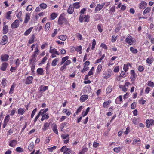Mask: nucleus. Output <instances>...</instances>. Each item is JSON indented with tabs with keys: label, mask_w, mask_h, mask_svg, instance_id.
I'll use <instances>...</instances> for the list:
<instances>
[{
	"label": "nucleus",
	"mask_w": 154,
	"mask_h": 154,
	"mask_svg": "<svg viewBox=\"0 0 154 154\" xmlns=\"http://www.w3.org/2000/svg\"><path fill=\"white\" fill-rule=\"evenodd\" d=\"M33 29V27H31L26 30L24 33V35L25 36H27L31 32L32 30Z\"/></svg>",
	"instance_id": "a878e982"
},
{
	"label": "nucleus",
	"mask_w": 154,
	"mask_h": 154,
	"mask_svg": "<svg viewBox=\"0 0 154 154\" xmlns=\"http://www.w3.org/2000/svg\"><path fill=\"white\" fill-rule=\"evenodd\" d=\"M111 102L110 100H108L107 101L105 102L103 104V106L104 108L107 107V106L109 105Z\"/></svg>",
	"instance_id": "4c0bfd02"
},
{
	"label": "nucleus",
	"mask_w": 154,
	"mask_h": 154,
	"mask_svg": "<svg viewBox=\"0 0 154 154\" xmlns=\"http://www.w3.org/2000/svg\"><path fill=\"white\" fill-rule=\"evenodd\" d=\"M112 72V71L111 69H108L103 72V77L104 79H108L111 77Z\"/></svg>",
	"instance_id": "7ed1b4c3"
},
{
	"label": "nucleus",
	"mask_w": 154,
	"mask_h": 154,
	"mask_svg": "<svg viewBox=\"0 0 154 154\" xmlns=\"http://www.w3.org/2000/svg\"><path fill=\"white\" fill-rule=\"evenodd\" d=\"M50 26V23L49 22L47 23L45 25V30L46 32L48 31L49 29Z\"/></svg>",
	"instance_id": "c9c22d12"
},
{
	"label": "nucleus",
	"mask_w": 154,
	"mask_h": 154,
	"mask_svg": "<svg viewBox=\"0 0 154 154\" xmlns=\"http://www.w3.org/2000/svg\"><path fill=\"white\" fill-rule=\"evenodd\" d=\"M65 19L64 17H63L61 15H60L58 19V23L59 24L61 25L63 23H64L65 20Z\"/></svg>",
	"instance_id": "aec40b11"
},
{
	"label": "nucleus",
	"mask_w": 154,
	"mask_h": 154,
	"mask_svg": "<svg viewBox=\"0 0 154 154\" xmlns=\"http://www.w3.org/2000/svg\"><path fill=\"white\" fill-rule=\"evenodd\" d=\"M122 148L121 146H119L118 147H115L114 148L113 150L116 153L119 152L122 150Z\"/></svg>",
	"instance_id": "72a5a7b5"
},
{
	"label": "nucleus",
	"mask_w": 154,
	"mask_h": 154,
	"mask_svg": "<svg viewBox=\"0 0 154 154\" xmlns=\"http://www.w3.org/2000/svg\"><path fill=\"white\" fill-rule=\"evenodd\" d=\"M90 17L89 15H85L84 16V21L85 22H88L89 21V19Z\"/></svg>",
	"instance_id": "49530a36"
},
{
	"label": "nucleus",
	"mask_w": 154,
	"mask_h": 154,
	"mask_svg": "<svg viewBox=\"0 0 154 154\" xmlns=\"http://www.w3.org/2000/svg\"><path fill=\"white\" fill-rule=\"evenodd\" d=\"M151 11V8L150 7L146 8L144 11L143 12V14L144 15L145 14H146L149 13Z\"/></svg>",
	"instance_id": "f704fd0d"
},
{
	"label": "nucleus",
	"mask_w": 154,
	"mask_h": 154,
	"mask_svg": "<svg viewBox=\"0 0 154 154\" xmlns=\"http://www.w3.org/2000/svg\"><path fill=\"white\" fill-rule=\"evenodd\" d=\"M144 67L140 65L138 66V70L139 72H142L144 70Z\"/></svg>",
	"instance_id": "052dcab7"
},
{
	"label": "nucleus",
	"mask_w": 154,
	"mask_h": 154,
	"mask_svg": "<svg viewBox=\"0 0 154 154\" xmlns=\"http://www.w3.org/2000/svg\"><path fill=\"white\" fill-rule=\"evenodd\" d=\"M42 110H41L38 114L37 115V116L35 117V119L34 120V123L37 121L38 118L39 117L40 115L42 113Z\"/></svg>",
	"instance_id": "de8ad7c7"
},
{
	"label": "nucleus",
	"mask_w": 154,
	"mask_h": 154,
	"mask_svg": "<svg viewBox=\"0 0 154 154\" xmlns=\"http://www.w3.org/2000/svg\"><path fill=\"white\" fill-rule=\"evenodd\" d=\"M112 90V86H109L106 90V93H110Z\"/></svg>",
	"instance_id": "603ef678"
},
{
	"label": "nucleus",
	"mask_w": 154,
	"mask_h": 154,
	"mask_svg": "<svg viewBox=\"0 0 154 154\" xmlns=\"http://www.w3.org/2000/svg\"><path fill=\"white\" fill-rule=\"evenodd\" d=\"M88 96L86 95H83L80 97V101L81 102H85L88 98Z\"/></svg>",
	"instance_id": "dca6fc26"
},
{
	"label": "nucleus",
	"mask_w": 154,
	"mask_h": 154,
	"mask_svg": "<svg viewBox=\"0 0 154 154\" xmlns=\"http://www.w3.org/2000/svg\"><path fill=\"white\" fill-rule=\"evenodd\" d=\"M37 54L34 53L32 55V58L31 60L32 62H35L36 60V57L37 56Z\"/></svg>",
	"instance_id": "79ce46f5"
},
{
	"label": "nucleus",
	"mask_w": 154,
	"mask_h": 154,
	"mask_svg": "<svg viewBox=\"0 0 154 154\" xmlns=\"http://www.w3.org/2000/svg\"><path fill=\"white\" fill-rule=\"evenodd\" d=\"M80 3L79 2H77L74 3L73 4V7L75 9H79L80 8V6L79 5Z\"/></svg>",
	"instance_id": "2f4dec72"
},
{
	"label": "nucleus",
	"mask_w": 154,
	"mask_h": 154,
	"mask_svg": "<svg viewBox=\"0 0 154 154\" xmlns=\"http://www.w3.org/2000/svg\"><path fill=\"white\" fill-rule=\"evenodd\" d=\"M105 5L104 4H103L102 5L98 4L95 8V13L97 11H100L104 7Z\"/></svg>",
	"instance_id": "6e6552de"
},
{
	"label": "nucleus",
	"mask_w": 154,
	"mask_h": 154,
	"mask_svg": "<svg viewBox=\"0 0 154 154\" xmlns=\"http://www.w3.org/2000/svg\"><path fill=\"white\" fill-rule=\"evenodd\" d=\"M30 14L29 13H27L26 14L25 17L24 21V23H27L29 20L30 19Z\"/></svg>",
	"instance_id": "f3484780"
},
{
	"label": "nucleus",
	"mask_w": 154,
	"mask_h": 154,
	"mask_svg": "<svg viewBox=\"0 0 154 154\" xmlns=\"http://www.w3.org/2000/svg\"><path fill=\"white\" fill-rule=\"evenodd\" d=\"M120 76L121 77L124 78L126 77L127 76V75L125 73V72L123 71H122L121 72Z\"/></svg>",
	"instance_id": "6e6d98bb"
},
{
	"label": "nucleus",
	"mask_w": 154,
	"mask_h": 154,
	"mask_svg": "<svg viewBox=\"0 0 154 154\" xmlns=\"http://www.w3.org/2000/svg\"><path fill=\"white\" fill-rule=\"evenodd\" d=\"M59 60V59L58 58H56L54 59L52 61L51 63V65L53 66L54 67L57 64V62Z\"/></svg>",
	"instance_id": "b1692460"
},
{
	"label": "nucleus",
	"mask_w": 154,
	"mask_h": 154,
	"mask_svg": "<svg viewBox=\"0 0 154 154\" xmlns=\"http://www.w3.org/2000/svg\"><path fill=\"white\" fill-rule=\"evenodd\" d=\"M57 16V14L55 13H53L51 15V20H53L56 18Z\"/></svg>",
	"instance_id": "c03bdc74"
},
{
	"label": "nucleus",
	"mask_w": 154,
	"mask_h": 154,
	"mask_svg": "<svg viewBox=\"0 0 154 154\" xmlns=\"http://www.w3.org/2000/svg\"><path fill=\"white\" fill-rule=\"evenodd\" d=\"M90 108L89 107H88L86 111H83L82 113V115L84 117L86 116L90 110Z\"/></svg>",
	"instance_id": "c85d7f7f"
},
{
	"label": "nucleus",
	"mask_w": 154,
	"mask_h": 154,
	"mask_svg": "<svg viewBox=\"0 0 154 154\" xmlns=\"http://www.w3.org/2000/svg\"><path fill=\"white\" fill-rule=\"evenodd\" d=\"M52 47H50L49 50V52L51 54H56L57 55H60V53L57 51V49L55 48H52Z\"/></svg>",
	"instance_id": "9d476101"
},
{
	"label": "nucleus",
	"mask_w": 154,
	"mask_h": 154,
	"mask_svg": "<svg viewBox=\"0 0 154 154\" xmlns=\"http://www.w3.org/2000/svg\"><path fill=\"white\" fill-rule=\"evenodd\" d=\"M8 41V38L6 35H4L2 38V40L1 42L2 44L4 45L7 43Z\"/></svg>",
	"instance_id": "a211bd4d"
},
{
	"label": "nucleus",
	"mask_w": 154,
	"mask_h": 154,
	"mask_svg": "<svg viewBox=\"0 0 154 154\" xmlns=\"http://www.w3.org/2000/svg\"><path fill=\"white\" fill-rule=\"evenodd\" d=\"M39 6L41 8L43 9H46L47 6L46 4L44 3L40 4Z\"/></svg>",
	"instance_id": "13d9d810"
},
{
	"label": "nucleus",
	"mask_w": 154,
	"mask_h": 154,
	"mask_svg": "<svg viewBox=\"0 0 154 154\" xmlns=\"http://www.w3.org/2000/svg\"><path fill=\"white\" fill-rule=\"evenodd\" d=\"M11 13L12 11H9L7 12L6 16V18L7 19L11 20Z\"/></svg>",
	"instance_id": "e433bc0d"
},
{
	"label": "nucleus",
	"mask_w": 154,
	"mask_h": 154,
	"mask_svg": "<svg viewBox=\"0 0 154 154\" xmlns=\"http://www.w3.org/2000/svg\"><path fill=\"white\" fill-rule=\"evenodd\" d=\"M69 57L68 56H66L62 58V60L64 63L67 60H68Z\"/></svg>",
	"instance_id": "0e129e2a"
},
{
	"label": "nucleus",
	"mask_w": 154,
	"mask_h": 154,
	"mask_svg": "<svg viewBox=\"0 0 154 154\" xmlns=\"http://www.w3.org/2000/svg\"><path fill=\"white\" fill-rule=\"evenodd\" d=\"M67 123L66 122H64L63 123L61 124L60 125V128L61 131H63V129L65 127V125H66Z\"/></svg>",
	"instance_id": "a18cd8bd"
},
{
	"label": "nucleus",
	"mask_w": 154,
	"mask_h": 154,
	"mask_svg": "<svg viewBox=\"0 0 154 154\" xmlns=\"http://www.w3.org/2000/svg\"><path fill=\"white\" fill-rule=\"evenodd\" d=\"M33 77L32 76H29L26 77L23 81L26 85L31 84L33 80Z\"/></svg>",
	"instance_id": "20e7f679"
},
{
	"label": "nucleus",
	"mask_w": 154,
	"mask_h": 154,
	"mask_svg": "<svg viewBox=\"0 0 154 154\" xmlns=\"http://www.w3.org/2000/svg\"><path fill=\"white\" fill-rule=\"evenodd\" d=\"M130 74L131 75L130 78L131 81H134L135 79L137 78V75L134 70H131L130 71Z\"/></svg>",
	"instance_id": "39448f33"
},
{
	"label": "nucleus",
	"mask_w": 154,
	"mask_h": 154,
	"mask_svg": "<svg viewBox=\"0 0 154 154\" xmlns=\"http://www.w3.org/2000/svg\"><path fill=\"white\" fill-rule=\"evenodd\" d=\"M71 63V61L70 60H67L65 63H64L63 64L66 67L67 66L69 65Z\"/></svg>",
	"instance_id": "680f3d73"
},
{
	"label": "nucleus",
	"mask_w": 154,
	"mask_h": 154,
	"mask_svg": "<svg viewBox=\"0 0 154 154\" xmlns=\"http://www.w3.org/2000/svg\"><path fill=\"white\" fill-rule=\"evenodd\" d=\"M17 143V141L16 140H13L9 141V145L11 147L15 146Z\"/></svg>",
	"instance_id": "9b49d317"
},
{
	"label": "nucleus",
	"mask_w": 154,
	"mask_h": 154,
	"mask_svg": "<svg viewBox=\"0 0 154 154\" xmlns=\"http://www.w3.org/2000/svg\"><path fill=\"white\" fill-rule=\"evenodd\" d=\"M10 120V116L9 115H7L5 117L4 122L6 123H8Z\"/></svg>",
	"instance_id": "4d7b16f0"
},
{
	"label": "nucleus",
	"mask_w": 154,
	"mask_h": 154,
	"mask_svg": "<svg viewBox=\"0 0 154 154\" xmlns=\"http://www.w3.org/2000/svg\"><path fill=\"white\" fill-rule=\"evenodd\" d=\"M125 41L128 44L132 45L135 44L136 40L134 38L129 35L125 39Z\"/></svg>",
	"instance_id": "f257e3e1"
},
{
	"label": "nucleus",
	"mask_w": 154,
	"mask_h": 154,
	"mask_svg": "<svg viewBox=\"0 0 154 154\" xmlns=\"http://www.w3.org/2000/svg\"><path fill=\"white\" fill-rule=\"evenodd\" d=\"M116 11V7L115 6H112L110 8L109 12L111 14H112V13L115 12Z\"/></svg>",
	"instance_id": "37998d69"
},
{
	"label": "nucleus",
	"mask_w": 154,
	"mask_h": 154,
	"mask_svg": "<svg viewBox=\"0 0 154 154\" xmlns=\"http://www.w3.org/2000/svg\"><path fill=\"white\" fill-rule=\"evenodd\" d=\"M84 16L83 14H80L79 17V20L80 22H83L84 20Z\"/></svg>",
	"instance_id": "09e8293b"
},
{
	"label": "nucleus",
	"mask_w": 154,
	"mask_h": 154,
	"mask_svg": "<svg viewBox=\"0 0 154 154\" xmlns=\"http://www.w3.org/2000/svg\"><path fill=\"white\" fill-rule=\"evenodd\" d=\"M119 66H117L114 67L113 71L114 72L117 73L119 72Z\"/></svg>",
	"instance_id": "5fc2aeb1"
},
{
	"label": "nucleus",
	"mask_w": 154,
	"mask_h": 154,
	"mask_svg": "<svg viewBox=\"0 0 154 154\" xmlns=\"http://www.w3.org/2000/svg\"><path fill=\"white\" fill-rule=\"evenodd\" d=\"M8 26H3V33L4 34H7L8 32Z\"/></svg>",
	"instance_id": "bb28decb"
},
{
	"label": "nucleus",
	"mask_w": 154,
	"mask_h": 154,
	"mask_svg": "<svg viewBox=\"0 0 154 154\" xmlns=\"http://www.w3.org/2000/svg\"><path fill=\"white\" fill-rule=\"evenodd\" d=\"M75 50L78 52L79 54H81L82 53V47L80 45L77 46L75 48Z\"/></svg>",
	"instance_id": "473e14b6"
},
{
	"label": "nucleus",
	"mask_w": 154,
	"mask_h": 154,
	"mask_svg": "<svg viewBox=\"0 0 154 154\" xmlns=\"http://www.w3.org/2000/svg\"><path fill=\"white\" fill-rule=\"evenodd\" d=\"M74 11L73 7L71 5H70L67 10V12L69 14H72L73 13Z\"/></svg>",
	"instance_id": "412c9836"
},
{
	"label": "nucleus",
	"mask_w": 154,
	"mask_h": 154,
	"mask_svg": "<svg viewBox=\"0 0 154 154\" xmlns=\"http://www.w3.org/2000/svg\"><path fill=\"white\" fill-rule=\"evenodd\" d=\"M129 66L131 67V64L129 63H128V64H125L124 65L123 69L125 72H126L128 70V67Z\"/></svg>",
	"instance_id": "393cba45"
},
{
	"label": "nucleus",
	"mask_w": 154,
	"mask_h": 154,
	"mask_svg": "<svg viewBox=\"0 0 154 154\" xmlns=\"http://www.w3.org/2000/svg\"><path fill=\"white\" fill-rule=\"evenodd\" d=\"M130 50L132 53L133 54H136L137 52V49L134 48L132 47L130 48Z\"/></svg>",
	"instance_id": "ea45409f"
},
{
	"label": "nucleus",
	"mask_w": 154,
	"mask_h": 154,
	"mask_svg": "<svg viewBox=\"0 0 154 154\" xmlns=\"http://www.w3.org/2000/svg\"><path fill=\"white\" fill-rule=\"evenodd\" d=\"M26 109H25L20 108L18 109L17 113L19 115H23Z\"/></svg>",
	"instance_id": "6ab92c4d"
},
{
	"label": "nucleus",
	"mask_w": 154,
	"mask_h": 154,
	"mask_svg": "<svg viewBox=\"0 0 154 154\" xmlns=\"http://www.w3.org/2000/svg\"><path fill=\"white\" fill-rule=\"evenodd\" d=\"M9 57V56L7 54H2L1 56V61H8Z\"/></svg>",
	"instance_id": "ddd939ff"
},
{
	"label": "nucleus",
	"mask_w": 154,
	"mask_h": 154,
	"mask_svg": "<svg viewBox=\"0 0 154 154\" xmlns=\"http://www.w3.org/2000/svg\"><path fill=\"white\" fill-rule=\"evenodd\" d=\"M52 129L53 132L58 135V134L57 125L55 123H53L52 125Z\"/></svg>",
	"instance_id": "2eb2a0df"
},
{
	"label": "nucleus",
	"mask_w": 154,
	"mask_h": 154,
	"mask_svg": "<svg viewBox=\"0 0 154 154\" xmlns=\"http://www.w3.org/2000/svg\"><path fill=\"white\" fill-rule=\"evenodd\" d=\"M148 85L152 87L154 86V83L151 81H149L148 83Z\"/></svg>",
	"instance_id": "774afa93"
},
{
	"label": "nucleus",
	"mask_w": 154,
	"mask_h": 154,
	"mask_svg": "<svg viewBox=\"0 0 154 154\" xmlns=\"http://www.w3.org/2000/svg\"><path fill=\"white\" fill-rule=\"evenodd\" d=\"M140 140L139 139H134L133 140L132 144L133 145L135 144L136 143H138V144H140L138 143L140 142Z\"/></svg>",
	"instance_id": "bf43d9fd"
},
{
	"label": "nucleus",
	"mask_w": 154,
	"mask_h": 154,
	"mask_svg": "<svg viewBox=\"0 0 154 154\" xmlns=\"http://www.w3.org/2000/svg\"><path fill=\"white\" fill-rule=\"evenodd\" d=\"M15 86V85L14 84V83H13L12 85H11V88H10L9 93L10 94H11L13 93L14 89Z\"/></svg>",
	"instance_id": "58836bf2"
},
{
	"label": "nucleus",
	"mask_w": 154,
	"mask_h": 154,
	"mask_svg": "<svg viewBox=\"0 0 154 154\" xmlns=\"http://www.w3.org/2000/svg\"><path fill=\"white\" fill-rule=\"evenodd\" d=\"M34 143L32 142L30 143L28 146V149L30 151H31L34 148Z\"/></svg>",
	"instance_id": "cd10ccee"
},
{
	"label": "nucleus",
	"mask_w": 154,
	"mask_h": 154,
	"mask_svg": "<svg viewBox=\"0 0 154 154\" xmlns=\"http://www.w3.org/2000/svg\"><path fill=\"white\" fill-rule=\"evenodd\" d=\"M37 72L39 75H41L44 74V70L41 68H38L37 70Z\"/></svg>",
	"instance_id": "5701e85b"
},
{
	"label": "nucleus",
	"mask_w": 154,
	"mask_h": 154,
	"mask_svg": "<svg viewBox=\"0 0 154 154\" xmlns=\"http://www.w3.org/2000/svg\"><path fill=\"white\" fill-rule=\"evenodd\" d=\"M69 135L67 134H62L61 135V137L63 139H69Z\"/></svg>",
	"instance_id": "a19ab883"
},
{
	"label": "nucleus",
	"mask_w": 154,
	"mask_h": 154,
	"mask_svg": "<svg viewBox=\"0 0 154 154\" xmlns=\"http://www.w3.org/2000/svg\"><path fill=\"white\" fill-rule=\"evenodd\" d=\"M147 3L144 1H142L139 5V7L140 9H144L146 7Z\"/></svg>",
	"instance_id": "1a4fd4ad"
},
{
	"label": "nucleus",
	"mask_w": 154,
	"mask_h": 154,
	"mask_svg": "<svg viewBox=\"0 0 154 154\" xmlns=\"http://www.w3.org/2000/svg\"><path fill=\"white\" fill-rule=\"evenodd\" d=\"M96 44V41L95 39H93L92 43V45L91 47V49L93 50L95 48V46Z\"/></svg>",
	"instance_id": "e2e57ef3"
},
{
	"label": "nucleus",
	"mask_w": 154,
	"mask_h": 154,
	"mask_svg": "<svg viewBox=\"0 0 154 154\" xmlns=\"http://www.w3.org/2000/svg\"><path fill=\"white\" fill-rule=\"evenodd\" d=\"M49 126V124L48 122L45 123L43 125L42 130L43 131H45L47 130Z\"/></svg>",
	"instance_id": "7c9ffc66"
},
{
	"label": "nucleus",
	"mask_w": 154,
	"mask_h": 154,
	"mask_svg": "<svg viewBox=\"0 0 154 154\" xmlns=\"http://www.w3.org/2000/svg\"><path fill=\"white\" fill-rule=\"evenodd\" d=\"M48 87L47 86H41L40 88V91L44 92L48 89Z\"/></svg>",
	"instance_id": "864d4df0"
},
{
	"label": "nucleus",
	"mask_w": 154,
	"mask_h": 154,
	"mask_svg": "<svg viewBox=\"0 0 154 154\" xmlns=\"http://www.w3.org/2000/svg\"><path fill=\"white\" fill-rule=\"evenodd\" d=\"M15 61L16 66L18 67L20 64V60L18 58Z\"/></svg>",
	"instance_id": "3c124183"
},
{
	"label": "nucleus",
	"mask_w": 154,
	"mask_h": 154,
	"mask_svg": "<svg viewBox=\"0 0 154 154\" xmlns=\"http://www.w3.org/2000/svg\"><path fill=\"white\" fill-rule=\"evenodd\" d=\"M54 32L51 35L52 37H54L57 33V29H54Z\"/></svg>",
	"instance_id": "69168bd1"
},
{
	"label": "nucleus",
	"mask_w": 154,
	"mask_h": 154,
	"mask_svg": "<svg viewBox=\"0 0 154 154\" xmlns=\"http://www.w3.org/2000/svg\"><path fill=\"white\" fill-rule=\"evenodd\" d=\"M8 65V64L7 63H3L1 65V70L3 71H5Z\"/></svg>",
	"instance_id": "f8f14e48"
},
{
	"label": "nucleus",
	"mask_w": 154,
	"mask_h": 154,
	"mask_svg": "<svg viewBox=\"0 0 154 154\" xmlns=\"http://www.w3.org/2000/svg\"><path fill=\"white\" fill-rule=\"evenodd\" d=\"M130 132V128L129 127H128L126 128V130L124 132V134L126 135H127Z\"/></svg>",
	"instance_id": "338daca9"
},
{
	"label": "nucleus",
	"mask_w": 154,
	"mask_h": 154,
	"mask_svg": "<svg viewBox=\"0 0 154 154\" xmlns=\"http://www.w3.org/2000/svg\"><path fill=\"white\" fill-rule=\"evenodd\" d=\"M61 152H63V153L66 154H70L71 153V150L69 148L66 147V146H63L60 149Z\"/></svg>",
	"instance_id": "f03ea898"
},
{
	"label": "nucleus",
	"mask_w": 154,
	"mask_h": 154,
	"mask_svg": "<svg viewBox=\"0 0 154 154\" xmlns=\"http://www.w3.org/2000/svg\"><path fill=\"white\" fill-rule=\"evenodd\" d=\"M41 114L42 115V117L41 119V120L42 121H43L45 119H48L49 117V116L48 114L42 112Z\"/></svg>",
	"instance_id": "4468645a"
},
{
	"label": "nucleus",
	"mask_w": 154,
	"mask_h": 154,
	"mask_svg": "<svg viewBox=\"0 0 154 154\" xmlns=\"http://www.w3.org/2000/svg\"><path fill=\"white\" fill-rule=\"evenodd\" d=\"M146 127L149 128L150 125H154V120L152 119H147L146 121Z\"/></svg>",
	"instance_id": "423d86ee"
},
{
	"label": "nucleus",
	"mask_w": 154,
	"mask_h": 154,
	"mask_svg": "<svg viewBox=\"0 0 154 154\" xmlns=\"http://www.w3.org/2000/svg\"><path fill=\"white\" fill-rule=\"evenodd\" d=\"M122 96H119L116 99L115 101V103L117 104H120V102L122 101Z\"/></svg>",
	"instance_id": "4be33fe9"
},
{
	"label": "nucleus",
	"mask_w": 154,
	"mask_h": 154,
	"mask_svg": "<svg viewBox=\"0 0 154 154\" xmlns=\"http://www.w3.org/2000/svg\"><path fill=\"white\" fill-rule=\"evenodd\" d=\"M58 38L60 40L65 41L67 39V36L65 35H60L58 36Z\"/></svg>",
	"instance_id": "c756f323"
},
{
	"label": "nucleus",
	"mask_w": 154,
	"mask_h": 154,
	"mask_svg": "<svg viewBox=\"0 0 154 154\" xmlns=\"http://www.w3.org/2000/svg\"><path fill=\"white\" fill-rule=\"evenodd\" d=\"M35 39L34 35H33L31 37V39H30L29 42V44H31L33 43L34 42Z\"/></svg>",
	"instance_id": "8fccbe9b"
},
{
	"label": "nucleus",
	"mask_w": 154,
	"mask_h": 154,
	"mask_svg": "<svg viewBox=\"0 0 154 154\" xmlns=\"http://www.w3.org/2000/svg\"><path fill=\"white\" fill-rule=\"evenodd\" d=\"M19 25V20L17 19H16L12 23L11 25V26L12 28H17L18 27Z\"/></svg>",
	"instance_id": "0eeeda50"
}]
</instances>
